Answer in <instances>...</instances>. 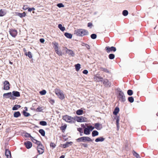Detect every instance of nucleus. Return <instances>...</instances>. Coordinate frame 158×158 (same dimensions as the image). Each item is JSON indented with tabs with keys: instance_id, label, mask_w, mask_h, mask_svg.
I'll return each instance as SVG.
<instances>
[{
	"instance_id": "c03bdc74",
	"label": "nucleus",
	"mask_w": 158,
	"mask_h": 158,
	"mask_svg": "<svg viewBox=\"0 0 158 158\" xmlns=\"http://www.w3.org/2000/svg\"><path fill=\"white\" fill-rule=\"evenodd\" d=\"M40 134L43 136L45 135V132L44 130L42 129H40Z\"/></svg>"
},
{
	"instance_id": "4d7b16f0",
	"label": "nucleus",
	"mask_w": 158,
	"mask_h": 158,
	"mask_svg": "<svg viewBox=\"0 0 158 158\" xmlns=\"http://www.w3.org/2000/svg\"><path fill=\"white\" fill-rule=\"evenodd\" d=\"M66 127V126L64 125L60 127V129L62 131L64 130Z\"/></svg>"
},
{
	"instance_id": "a18cd8bd",
	"label": "nucleus",
	"mask_w": 158,
	"mask_h": 158,
	"mask_svg": "<svg viewBox=\"0 0 158 158\" xmlns=\"http://www.w3.org/2000/svg\"><path fill=\"white\" fill-rule=\"evenodd\" d=\"M43 148L42 145L40 143V154H42L44 152V150L43 149Z\"/></svg>"
},
{
	"instance_id": "de8ad7c7",
	"label": "nucleus",
	"mask_w": 158,
	"mask_h": 158,
	"mask_svg": "<svg viewBox=\"0 0 158 158\" xmlns=\"http://www.w3.org/2000/svg\"><path fill=\"white\" fill-rule=\"evenodd\" d=\"M97 35L95 34H93L90 35V37L92 39H95L97 37Z\"/></svg>"
},
{
	"instance_id": "473e14b6",
	"label": "nucleus",
	"mask_w": 158,
	"mask_h": 158,
	"mask_svg": "<svg viewBox=\"0 0 158 158\" xmlns=\"http://www.w3.org/2000/svg\"><path fill=\"white\" fill-rule=\"evenodd\" d=\"M83 113V111L82 110L80 109L77 110L76 111V114L78 115H81Z\"/></svg>"
},
{
	"instance_id": "bb28decb",
	"label": "nucleus",
	"mask_w": 158,
	"mask_h": 158,
	"mask_svg": "<svg viewBox=\"0 0 158 158\" xmlns=\"http://www.w3.org/2000/svg\"><path fill=\"white\" fill-rule=\"evenodd\" d=\"M6 14L5 11L2 9H1L0 10V16H3Z\"/></svg>"
},
{
	"instance_id": "338daca9",
	"label": "nucleus",
	"mask_w": 158,
	"mask_h": 158,
	"mask_svg": "<svg viewBox=\"0 0 158 158\" xmlns=\"http://www.w3.org/2000/svg\"><path fill=\"white\" fill-rule=\"evenodd\" d=\"M65 157V156L64 155H62L59 158H64Z\"/></svg>"
},
{
	"instance_id": "f704fd0d",
	"label": "nucleus",
	"mask_w": 158,
	"mask_h": 158,
	"mask_svg": "<svg viewBox=\"0 0 158 158\" xmlns=\"http://www.w3.org/2000/svg\"><path fill=\"white\" fill-rule=\"evenodd\" d=\"M54 48L55 51L58 49V44L57 43L55 42L54 43Z\"/></svg>"
},
{
	"instance_id": "4468645a",
	"label": "nucleus",
	"mask_w": 158,
	"mask_h": 158,
	"mask_svg": "<svg viewBox=\"0 0 158 158\" xmlns=\"http://www.w3.org/2000/svg\"><path fill=\"white\" fill-rule=\"evenodd\" d=\"M102 78L99 75H96L94 76V79L95 81H102Z\"/></svg>"
},
{
	"instance_id": "6e6d98bb",
	"label": "nucleus",
	"mask_w": 158,
	"mask_h": 158,
	"mask_svg": "<svg viewBox=\"0 0 158 158\" xmlns=\"http://www.w3.org/2000/svg\"><path fill=\"white\" fill-rule=\"evenodd\" d=\"M77 130L78 131H79L80 133H83V130L82 128L81 127L78 128H77Z\"/></svg>"
},
{
	"instance_id": "13d9d810",
	"label": "nucleus",
	"mask_w": 158,
	"mask_h": 158,
	"mask_svg": "<svg viewBox=\"0 0 158 158\" xmlns=\"http://www.w3.org/2000/svg\"><path fill=\"white\" fill-rule=\"evenodd\" d=\"M28 7H27V6L24 5L23 6V9L24 10H26L28 9Z\"/></svg>"
},
{
	"instance_id": "cd10ccee",
	"label": "nucleus",
	"mask_w": 158,
	"mask_h": 158,
	"mask_svg": "<svg viewBox=\"0 0 158 158\" xmlns=\"http://www.w3.org/2000/svg\"><path fill=\"white\" fill-rule=\"evenodd\" d=\"M75 67L76 70L78 72V71L80 68H81V65L79 64H77L75 65Z\"/></svg>"
},
{
	"instance_id": "a878e982",
	"label": "nucleus",
	"mask_w": 158,
	"mask_h": 158,
	"mask_svg": "<svg viewBox=\"0 0 158 158\" xmlns=\"http://www.w3.org/2000/svg\"><path fill=\"white\" fill-rule=\"evenodd\" d=\"M98 132L96 130L93 131L92 132V136L93 137H94L96 136H97L98 135Z\"/></svg>"
},
{
	"instance_id": "0eeeda50",
	"label": "nucleus",
	"mask_w": 158,
	"mask_h": 158,
	"mask_svg": "<svg viewBox=\"0 0 158 158\" xmlns=\"http://www.w3.org/2000/svg\"><path fill=\"white\" fill-rule=\"evenodd\" d=\"M3 84V89L7 90L10 89V84L8 81L6 80L4 82Z\"/></svg>"
},
{
	"instance_id": "412c9836",
	"label": "nucleus",
	"mask_w": 158,
	"mask_h": 158,
	"mask_svg": "<svg viewBox=\"0 0 158 158\" xmlns=\"http://www.w3.org/2000/svg\"><path fill=\"white\" fill-rule=\"evenodd\" d=\"M21 107V106L20 105H15L14 106L12 107V110H18L19 108Z\"/></svg>"
},
{
	"instance_id": "2eb2a0df",
	"label": "nucleus",
	"mask_w": 158,
	"mask_h": 158,
	"mask_svg": "<svg viewBox=\"0 0 158 158\" xmlns=\"http://www.w3.org/2000/svg\"><path fill=\"white\" fill-rule=\"evenodd\" d=\"M75 119V121L76 120L78 122H82L84 121V118L82 116L76 117L74 118Z\"/></svg>"
},
{
	"instance_id": "4c0bfd02",
	"label": "nucleus",
	"mask_w": 158,
	"mask_h": 158,
	"mask_svg": "<svg viewBox=\"0 0 158 158\" xmlns=\"http://www.w3.org/2000/svg\"><path fill=\"white\" fill-rule=\"evenodd\" d=\"M101 70L107 73H109V70L106 69L104 68L103 67H101L100 68Z\"/></svg>"
},
{
	"instance_id": "7ed1b4c3",
	"label": "nucleus",
	"mask_w": 158,
	"mask_h": 158,
	"mask_svg": "<svg viewBox=\"0 0 158 158\" xmlns=\"http://www.w3.org/2000/svg\"><path fill=\"white\" fill-rule=\"evenodd\" d=\"M77 142H85L86 141L92 142L93 140L89 137L83 136L78 138L76 139Z\"/></svg>"
},
{
	"instance_id": "c756f323",
	"label": "nucleus",
	"mask_w": 158,
	"mask_h": 158,
	"mask_svg": "<svg viewBox=\"0 0 158 158\" xmlns=\"http://www.w3.org/2000/svg\"><path fill=\"white\" fill-rule=\"evenodd\" d=\"M58 27L62 31H64L65 30V28L64 27H63L62 24H60L58 25Z\"/></svg>"
},
{
	"instance_id": "c85d7f7f",
	"label": "nucleus",
	"mask_w": 158,
	"mask_h": 158,
	"mask_svg": "<svg viewBox=\"0 0 158 158\" xmlns=\"http://www.w3.org/2000/svg\"><path fill=\"white\" fill-rule=\"evenodd\" d=\"M25 55L26 56H28L30 58H31L32 57L31 53L29 51L28 52H25Z\"/></svg>"
},
{
	"instance_id": "b1692460",
	"label": "nucleus",
	"mask_w": 158,
	"mask_h": 158,
	"mask_svg": "<svg viewBox=\"0 0 158 158\" xmlns=\"http://www.w3.org/2000/svg\"><path fill=\"white\" fill-rule=\"evenodd\" d=\"M84 133L87 135L90 134V131L87 127L85 128L84 129Z\"/></svg>"
},
{
	"instance_id": "052dcab7",
	"label": "nucleus",
	"mask_w": 158,
	"mask_h": 158,
	"mask_svg": "<svg viewBox=\"0 0 158 158\" xmlns=\"http://www.w3.org/2000/svg\"><path fill=\"white\" fill-rule=\"evenodd\" d=\"M93 26L92 24L91 23H88V27H91Z\"/></svg>"
},
{
	"instance_id": "79ce46f5",
	"label": "nucleus",
	"mask_w": 158,
	"mask_h": 158,
	"mask_svg": "<svg viewBox=\"0 0 158 158\" xmlns=\"http://www.w3.org/2000/svg\"><path fill=\"white\" fill-rule=\"evenodd\" d=\"M128 101L131 103L133 102L134 101V98L132 97H128Z\"/></svg>"
},
{
	"instance_id": "603ef678",
	"label": "nucleus",
	"mask_w": 158,
	"mask_h": 158,
	"mask_svg": "<svg viewBox=\"0 0 158 158\" xmlns=\"http://www.w3.org/2000/svg\"><path fill=\"white\" fill-rule=\"evenodd\" d=\"M82 46H85L88 49H89L90 48V46L87 44L83 43V44L82 45Z\"/></svg>"
},
{
	"instance_id": "6ab92c4d",
	"label": "nucleus",
	"mask_w": 158,
	"mask_h": 158,
	"mask_svg": "<svg viewBox=\"0 0 158 158\" xmlns=\"http://www.w3.org/2000/svg\"><path fill=\"white\" fill-rule=\"evenodd\" d=\"M16 15L19 16L20 18H23L26 16V13L25 12H23V13L17 12L16 13Z\"/></svg>"
},
{
	"instance_id": "37998d69",
	"label": "nucleus",
	"mask_w": 158,
	"mask_h": 158,
	"mask_svg": "<svg viewBox=\"0 0 158 158\" xmlns=\"http://www.w3.org/2000/svg\"><path fill=\"white\" fill-rule=\"evenodd\" d=\"M127 94L131 96L133 94V92L132 90L129 89L127 91Z\"/></svg>"
},
{
	"instance_id": "aec40b11",
	"label": "nucleus",
	"mask_w": 158,
	"mask_h": 158,
	"mask_svg": "<svg viewBox=\"0 0 158 158\" xmlns=\"http://www.w3.org/2000/svg\"><path fill=\"white\" fill-rule=\"evenodd\" d=\"M13 115L14 117L17 118L20 116L21 115V114L19 111H18L15 112Z\"/></svg>"
},
{
	"instance_id": "f8f14e48",
	"label": "nucleus",
	"mask_w": 158,
	"mask_h": 158,
	"mask_svg": "<svg viewBox=\"0 0 158 158\" xmlns=\"http://www.w3.org/2000/svg\"><path fill=\"white\" fill-rule=\"evenodd\" d=\"M31 139L33 142L36 143L38 145L37 149L38 152L40 154V141L35 139L33 137H32V138H31Z\"/></svg>"
},
{
	"instance_id": "423d86ee",
	"label": "nucleus",
	"mask_w": 158,
	"mask_h": 158,
	"mask_svg": "<svg viewBox=\"0 0 158 158\" xmlns=\"http://www.w3.org/2000/svg\"><path fill=\"white\" fill-rule=\"evenodd\" d=\"M20 96V93L18 91H12V93H11L12 99V100H15V98L14 97H19Z\"/></svg>"
},
{
	"instance_id": "774afa93",
	"label": "nucleus",
	"mask_w": 158,
	"mask_h": 158,
	"mask_svg": "<svg viewBox=\"0 0 158 158\" xmlns=\"http://www.w3.org/2000/svg\"><path fill=\"white\" fill-rule=\"evenodd\" d=\"M37 111L38 112H40V106H38L37 108Z\"/></svg>"
},
{
	"instance_id": "69168bd1",
	"label": "nucleus",
	"mask_w": 158,
	"mask_h": 158,
	"mask_svg": "<svg viewBox=\"0 0 158 158\" xmlns=\"http://www.w3.org/2000/svg\"><path fill=\"white\" fill-rule=\"evenodd\" d=\"M119 125H117V131H118L119 129Z\"/></svg>"
},
{
	"instance_id": "1a4fd4ad",
	"label": "nucleus",
	"mask_w": 158,
	"mask_h": 158,
	"mask_svg": "<svg viewBox=\"0 0 158 158\" xmlns=\"http://www.w3.org/2000/svg\"><path fill=\"white\" fill-rule=\"evenodd\" d=\"M105 49L107 53H110L111 51H113L114 52L116 51V49L115 47H110L107 46L105 48Z\"/></svg>"
},
{
	"instance_id": "3c124183",
	"label": "nucleus",
	"mask_w": 158,
	"mask_h": 158,
	"mask_svg": "<svg viewBox=\"0 0 158 158\" xmlns=\"http://www.w3.org/2000/svg\"><path fill=\"white\" fill-rule=\"evenodd\" d=\"M57 6L59 8L63 7H64V5L62 3H60L57 4Z\"/></svg>"
},
{
	"instance_id": "4be33fe9",
	"label": "nucleus",
	"mask_w": 158,
	"mask_h": 158,
	"mask_svg": "<svg viewBox=\"0 0 158 158\" xmlns=\"http://www.w3.org/2000/svg\"><path fill=\"white\" fill-rule=\"evenodd\" d=\"M119 111V108L118 107H116L114 109L113 114L115 115H116Z\"/></svg>"
},
{
	"instance_id": "f03ea898",
	"label": "nucleus",
	"mask_w": 158,
	"mask_h": 158,
	"mask_svg": "<svg viewBox=\"0 0 158 158\" xmlns=\"http://www.w3.org/2000/svg\"><path fill=\"white\" fill-rule=\"evenodd\" d=\"M63 119L65 121L70 123H75V119L74 118L67 115L64 116Z\"/></svg>"
},
{
	"instance_id": "20e7f679",
	"label": "nucleus",
	"mask_w": 158,
	"mask_h": 158,
	"mask_svg": "<svg viewBox=\"0 0 158 158\" xmlns=\"http://www.w3.org/2000/svg\"><path fill=\"white\" fill-rule=\"evenodd\" d=\"M118 92L119 93L118 97V99L121 102H124L126 101V99L123 92L121 90H119Z\"/></svg>"
},
{
	"instance_id": "39448f33",
	"label": "nucleus",
	"mask_w": 158,
	"mask_h": 158,
	"mask_svg": "<svg viewBox=\"0 0 158 158\" xmlns=\"http://www.w3.org/2000/svg\"><path fill=\"white\" fill-rule=\"evenodd\" d=\"M55 91L56 94L60 99L63 100L64 98V95L61 90L60 89H55Z\"/></svg>"
},
{
	"instance_id": "c9c22d12",
	"label": "nucleus",
	"mask_w": 158,
	"mask_h": 158,
	"mask_svg": "<svg viewBox=\"0 0 158 158\" xmlns=\"http://www.w3.org/2000/svg\"><path fill=\"white\" fill-rule=\"evenodd\" d=\"M28 12H31V11H32V12L33 14L35 13L34 10H35V9L34 7L32 8H29L28 7Z\"/></svg>"
},
{
	"instance_id": "f257e3e1",
	"label": "nucleus",
	"mask_w": 158,
	"mask_h": 158,
	"mask_svg": "<svg viewBox=\"0 0 158 158\" xmlns=\"http://www.w3.org/2000/svg\"><path fill=\"white\" fill-rule=\"evenodd\" d=\"M74 34L78 36H83L88 35L89 32L87 30L85 29H79L75 30Z\"/></svg>"
},
{
	"instance_id": "dca6fc26",
	"label": "nucleus",
	"mask_w": 158,
	"mask_h": 158,
	"mask_svg": "<svg viewBox=\"0 0 158 158\" xmlns=\"http://www.w3.org/2000/svg\"><path fill=\"white\" fill-rule=\"evenodd\" d=\"M5 155L7 158H11V152L8 149H5Z\"/></svg>"
},
{
	"instance_id": "5701e85b",
	"label": "nucleus",
	"mask_w": 158,
	"mask_h": 158,
	"mask_svg": "<svg viewBox=\"0 0 158 158\" xmlns=\"http://www.w3.org/2000/svg\"><path fill=\"white\" fill-rule=\"evenodd\" d=\"M105 139L102 137H99L98 138H96L95 139V141L97 142H102Z\"/></svg>"
},
{
	"instance_id": "9b49d317",
	"label": "nucleus",
	"mask_w": 158,
	"mask_h": 158,
	"mask_svg": "<svg viewBox=\"0 0 158 158\" xmlns=\"http://www.w3.org/2000/svg\"><path fill=\"white\" fill-rule=\"evenodd\" d=\"M102 81L105 87H110V82L109 81L108 79H104V80H102Z\"/></svg>"
},
{
	"instance_id": "a211bd4d",
	"label": "nucleus",
	"mask_w": 158,
	"mask_h": 158,
	"mask_svg": "<svg viewBox=\"0 0 158 158\" xmlns=\"http://www.w3.org/2000/svg\"><path fill=\"white\" fill-rule=\"evenodd\" d=\"M72 143H73L72 142H67L65 144H61V145L63 148H65L69 147V144L72 145Z\"/></svg>"
},
{
	"instance_id": "864d4df0",
	"label": "nucleus",
	"mask_w": 158,
	"mask_h": 158,
	"mask_svg": "<svg viewBox=\"0 0 158 158\" xmlns=\"http://www.w3.org/2000/svg\"><path fill=\"white\" fill-rule=\"evenodd\" d=\"M50 146L53 148H54L56 147V145L54 143L51 142L50 143Z\"/></svg>"
},
{
	"instance_id": "0e129e2a",
	"label": "nucleus",
	"mask_w": 158,
	"mask_h": 158,
	"mask_svg": "<svg viewBox=\"0 0 158 158\" xmlns=\"http://www.w3.org/2000/svg\"><path fill=\"white\" fill-rule=\"evenodd\" d=\"M44 39H40V42L44 43Z\"/></svg>"
},
{
	"instance_id": "5fc2aeb1",
	"label": "nucleus",
	"mask_w": 158,
	"mask_h": 158,
	"mask_svg": "<svg viewBox=\"0 0 158 158\" xmlns=\"http://www.w3.org/2000/svg\"><path fill=\"white\" fill-rule=\"evenodd\" d=\"M119 117H118L116 118V125H119Z\"/></svg>"
},
{
	"instance_id": "7c9ffc66",
	"label": "nucleus",
	"mask_w": 158,
	"mask_h": 158,
	"mask_svg": "<svg viewBox=\"0 0 158 158\" xmlns=\"http://www.w3.org/2000/svg\"><path fill=\"white\" fill-rule=\"evenodd\" d=\"M22 113L23 115L26 117H28L30 115V113L27 112L24 110H23V111L22 112Z\"/></svg>"
},
{
	"instance_id": "49530a36",
	"label": "nucleus",
	"mask_w": 158,
	"mask_h": 158,
	"mask_svg": "<svg viewBox=\"0 0 158 158\" xmlns=\"http://www.w3.org/2000/svg\"><path fill=\"white\" fill-rule=\"evenodd\" d=\"M128 13V11L127 10H124L123 11V15L124 16L127 15Z\"/></svg>"
},
{
	"instance_id": "72a5a7b5",
	"label": "nucleus",
	"mask_w": 158,
	"mask_h": 158,
	"mask_svg": "<svg viewBox=\"0 0 158 158\" xmlns=\"http://www.w3.org/2000/svg\"><path fill=\"white\" fill-rule=\"evenodd\" d=\"M24 136L27 138L30 137L31 139L32 138V137L31 135V134L27 133H25Z\"/></svg>"
},
{
	"instance_id": "e2e57ef3",
	"label": "nucleus",
	"mask_w": 158,
	"mask_h": 158,
	"mask_svg": "<svg viewBox=\"0 0 158 158\" xmlns=\"http://www.w3.org/2000/svg\"><path fill=\"white\" fill-rule=\"evenodd\" d=\"M52 104L54 103L55 101L54 100L52 99H50L49 101Z\"/></svg>"
},
{
	"instance_id": "bf43d9fd",
	"label": "nucleus",
	"mask_w": 158,
	"mask_h": 158,
	"mask_svg": "<svg viewBox=\"0 0 158 158\" xmlns=\"http://www.w3.org/2000/svg\"><path fill=\"white\" fill-rule=\"evenodd\" d=\"M88 73V72L87 70H84L83 71V73L85 74H87Z\"/></svg>"
},
{
	"instance_id": "e433bc0d",
	"label": "nucleus",
	"mask_w": 158,
	"mask_h": 158,
	"mask_svg": "<svg viewBox=\"0 0 158 158\" xmlns=\"http://www.w3.org/2000/svg\"><path fill=\"white\" fill-rule=\"evenodd\" d=\"M133 154L134 156L136 157V158H141L139 155L135 151H133Z\"/></svg>"
},
{
	"instance_id": "09e8293b",
	"label": "nucleus",
	"mask_w": 158,
	"mask_h": 158,
	"mask_svg": "<svg viewBox=\"0 0 158 158\" xmlns=\"http://www.w3.org/2000/svg\"><path fill=\"white\" fill-rule=\"evenodd\" d=\"M46 93L47 92L46 90L44 89L40 91V94L41 95H44L46 94Z\"/></svg>"
},
{
	"instance_id": "a19ab883",
	"label": "nucleus",
	"mask_w": 158,
	"mask_h": 158,
	"mask_svg": "<svg viewBox=\"0 0 158 158\" xmlns=\"http://www.w3.org/2000/svg\"><path fill=\"white\" fill-rule=\"evenodd\" d=\"M109 58L110 59H113L114 58L115 56L113 54H110L108 56Z\"/></svg>"
},
{
	"instance_id": "ddd939ff",
	"label": "nucleus",
	"mask_w": 158,
	"mask_h": 158,
	"mask_svg": "<svg viewBox=\"0 0 158 158\" xmlns=\"http://www.w3.org/2000/svg\"><path fill=\"white\" fill-rule=\"evenodd\" d=\"M24 145L28 149L31 148L32 145L31 142L28 141L24 142Z\"/></svg>"
},
{
	"instance_id": "f3484780",
	"label": "nucleus",
	"mask_w": 158,
	"mask_h": 158,
	"mask_svg": "<svg viewBox=\"0 0 158 158\" xmlns=\"http://www.w3.org/2000/svg\"><path fill=\"white\" fill-rule=\"evenodd\" d=\"M3 98H8L11 97L10 99H12L11 92H10L4 93L3 94Z\"/></svg>"
},
{
	"instance_id": "8fccbe9b",
	"label": "nucleus",
	"mask_w": 158,
	"mask_h": 158,
	"mask_svg": "<svg viewBox=\"0 0 158 158\" xmlns=\"http://www.w3.org/2000/svg\"><path fill=\"white\" fill-rule=\"evenodd\" d=\"M87 127L88 129H89V131H92L94 128V127H93L92 126H89Z\"/></svg>"
},
{
	"instance_id": "9d476101",
	"label": "nucleus",
	"mask_w": 158,
	"mask_h": 158,
	"mask_svg": "<svg viewBox=\"0 0 158 158\" xmlns=\"http://www.w3.org/2000/svg\"><path fill=\"white\" fill-rule=\"evenodd\" d=\"M66 52L68 54L69 56L73 57L75 56L74 52L71 49H69L67 48H65Z\"/></svg>"
},
{
	"instance_id": "2f4dec72",
	"label": "nucleus",
	"mask_w": 158,
	"mask_h": 158,
	"mask_svg": "<svg viewBox=\"0 0 158 158\" xmlns=\"http://www.w3.org/2000/svg\"><path fill=\"white\" fill-rule=\"evenodd\" d=\"M100 125H100V124L99 123H96L94 125L95 128L98 130H100L101 128L99 127Z\"/></svg>"
},
{
	"instance_id": "58836bf2",
	"label": "nucleus",
	"mask_w": 158,
	"mask_h": 158,
	"mask_svg": "<svg viewBox=\"0 0 158 158\" xmlns=\"http://www.w3.org/2000/svg\"><path fill=\"white\" fill-rule=\"evenodd\" d=\"M55 52L56 53L60 56H61L62 54V52L61 51L59 50V49L55 50Z\"/></svg>"
},
{
	"instance_id": "6e6552de",
	"label": "nucleus",
	"mask_w": 158,
	"mask_h": 158,
	"mask_svg": "<svg viewBox=\"0 0 158 158\" xmlns=\"http://www.w3.org/2000/svg\"><path fill=\"white\" fill-rule=\"evenodd\" d=\"M9 32L10 35L14 37H15L17 34V30L14 29H10Z\"/></svg>"
},
{
	"instance_id": "ea45409f",
	"label": "nucleus",
	"mask_w": 158,
	"mask_h": 158,
	"mask_svg": "<svg viewBox=\"0 0 158 158\" xmlns=\"http://www.w3.org/2000/svg\"><path fill=\"white\" fill-rule=\"evenodd\" d=\"M40 125L45 126L47 125V123L45 121H40Z\"/></svg>"
},
{
	"instance_id": "680f3d73",
	"label": "nucleus",
	"mask_w": 158,
	"mask_h": 158,
	"mask_svg": "<svg viewBox=\"0 0 158 158\" xmlns=\"http://www.w3.org/2000/svg\"><path fill=\"white\" fill-rule=\"evenodd\" d=\"M82 145L85 148H87L88 146V144L86 143H82Z\"/></svg>"
},
{
	"instance_id": "393cba45",
	"label": "nucleus",
	"mask_w": 158,
	"mask_h": 158,
	"mask_svg": "<svg viewBox=\"0 0 158 158\" xmlns=\"http://www.w3.org/2000/svg\"><path fill=\"white\" fill-rule=\"evenodd\" d=\"M64 35L67 38L71 39L72 37V35L70 33L65 32L64 34Z\"/></svg>"
}]
</instances>
